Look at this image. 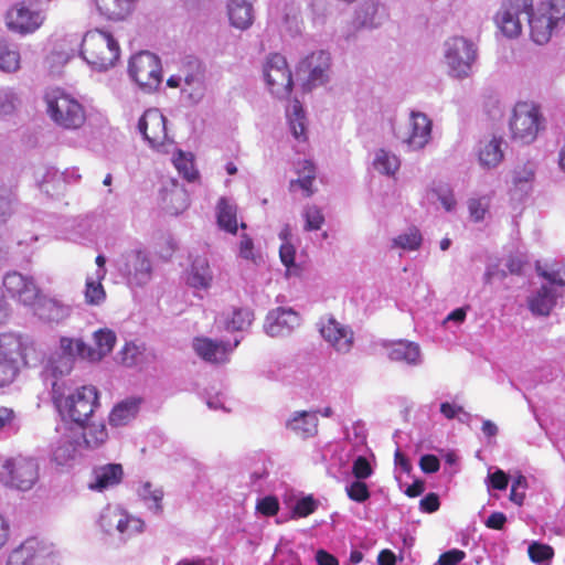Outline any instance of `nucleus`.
<instances>
[{
    "label": "nucleus",
    "instance_id": "39",
    "mask_svg": "<svg viewBox=\"0 0 565 565\" xmlns=\"http://www.w3.org/2000/svg\"><path fill=\"white\" fill-rule=\"evenodd\" d=\"M39 316L46 321L58 322L68 316V308L57 300L43 299L39 305Z\"/></svg>",
    "mask_w": 565,
    "mask_h": 565
},
{
    "label": "nucleus",
    "instance_id": "26",
    "mask_svg": "<svg viewBox=\"0 0 565 565\" xmlns=\"http://www.w3.org/2000/svg\"><path fill=\"white\" fill-rule=\"evenodd\" d=\"M503 140L501 137H491L488 140L480 141V147L478 150V160L481 167L483 168H495L503 160V150H502Z\"/></svg>",
    "mask_w": 565,
    "mask_h": 565
},
{
    "label": "nucleus",
    "instance_id": "31",
    "mask_svg": "<svg viewBox=\"0 0 565 565\" xmlns=\"http://www.w3.org/2000/svg\"><path fill=\"white\" fill-rule=\"evenodd\" d=\"M388 358L394 362H404L407 364H417L420 358L419 347L409 341H395L388 350Z\"/></svg>",
    "mask_w": 565,
    "mask_h": 565
},
{
    "label": "nucleus",
    "instance_id": "11",
    "mask_svg": "<svg viewBox=\"0 0 565 565\" xmlns=\"http://www.w3.org/2000/svg\"><path fill=\"white\" fill-rule=\"evenodd\" d=\"M532 9V0H507L495 15V22L507 38H518L522 33L521 14Z\"/></svg>",
    "mask_w": 565,
    "mask_h": 565
},
{
    "label": "nucleus",
    "instance_id": "7",
    "mask_svg": "<svg viewBox=\"0 0 565 565\" xmlns=\"http://www.w3.org/2000/svg\"><path fill=\"white\" fill-rule=\"evenodd\" d=\"M541 122L540 110L526 102L518 103L510 120V130L513 140L522 143L532 142L539 132Z\"/></svg>",
    "mask_w": 565,
    "mask_h": 565
},
{
    "label": "nucleus",
    "instance_id": "29",
    "mask_svg": "<svg viewBox=\"0 0 565 565\" xmlns=\"http://www.w3.org/2000/svg\"><path fill=\"white\" fill-rule=\"evenodd\" d=\"M136 0H95L97 10L108 20L120 21L134 10Z\"/></svg>",
    "mask_w": 565,
    "mask_h": 565
},
{
    "label": "nucleus",
    "instance_id": "14",
    "mask_svg": "<svg viewBox=\"0 0 565 565\" xmlns=\"http://www.w3.org/2000/svg\"><path fill=\"white\" fill-rule=\"evenodd\" d=\"M3 288L7 295L25 306L36 303L41 292L32 277L18 271L8 273L3 278Z\"/></svg>",
    "mask_w": 565,
    "mask_h": 565
},
{
    "label": "nucleus",
    "instance_id": "16",
    "mask_svg": "<svg viewBox=\"0 0 565 565\" xmlns=\"http://www.w3.org/2000/svg\"><path fill=\"white\" fill-rule=\"evenodd\" d=\"M52 551L35 539L26 540L12 551L7 565H51Z\"/></svg>",
    "mask_w": 565,
    "mask_h": 565
},
{
    "label": "nucleus",
    "instance_id": "63",
    "mask_svg": "<svg viewBox=\"0 0 565 565\" xmlns=\"http://www.w3.org/2000/svg\"><path fill=\"white\" fill-rule=\"evenodd\" d=\"M17 97L13 93L0 95V115L11 114L15 108Z\"/></svg>",
    "mask_w": 565,
    "mask_h": 565
},
{
    "label": "nucleus",
    "instance_id": "24",
    "mask_svg": "<svg viewBox=\"0 0 565 565\" xmlns=\"http://www.w3.org/2000/svg\"><path fill=\"white\" fill-rule=\"evenodd\" d=\"M196 354L206 362L222 363L227 359L230 348L222 341H213L209 338H196L193 342Z\"/></svg>",
    "mask_w": 565,
    "mask_h": 565
},
{
    "label": "nucleus",
    "instance_id": "45",
    "mask_svg": "<svg viewBox=\"0 0 565 565\" xmlns=\"http://www.w3.org/2000/svg\"><path fill=\"white\" fill-rule=\"evenodd\" d=\"M422 234L418 228H409L407 233L398 235L393 239V247H399L407 250H416L422 244Z\"/></svg>",
    "mask_w": 565,
    "mask_h": 565
},
{
    "label": "nucleus",
    "instance_id": "56",
    "mask_svg": "<svg viewBox=\"0 0 565 565\" xmlns=\"http://www.w3.org/2000/svg\"><path fill=\"white\" fill-rule=\"evenodd\" d=\"M20 370L10 363L0 360V388L12 384L18 377Z\"/></svg>",
    "mask_w": 565,
    "mask_h": 565
},
{
    "label": "nucleus",
    "instance_id": "19",
    "mask_svg": "<svg viewBox=\"0 0 565 565\" xmlns=\"http://www.w3.org/2000/svg\"><path fill=\"white\" fill-rule=\"evenodd\" d=\"M330 61L329 53L318 51L300 62L299 72L308 73L307 85L317 86L327 82Z\"/></svg>",
    "mask_w": 565,
    "mask_h": 565
},
{
    "label": "nucleus",
    "instance_id": "22",
    "mask_svg": "<svg viewBox=\"0 0 565 565\" xmlns=\"http://www.w3.org/2000/svg\"><path fill=\"white\" fill-rule=\"evenodd\" d=\"M94 481L89 483L90 490L104 491L118 486L124 479V468L120 463H106L93 470Z\"/></svg>",
    "mask_w": 565,
    "mask_h": 565
},
{
    "label": "nucleus",
    "instance_id": "6",
    "mask_svg": "<svg viewBox=\"0 0 565 565\" xmlns=\"http://www.w3.org/2000/svg\"><path fill=\"white\" fill-rule=\"evenodd\" d=\"M128 73L141 88L156 89L162 81V67L159 57L148 51L131 56Z\"/></svg>",
    "mask_w": 565,
    "mask_h": 565
},
{
    "label": "nucleus",
    "instance_id": "61",
    "mask_svg": "<svg viewBox=\"0 0 565 565\" xmlns=\"http://www.w3.org/2000/svg\"><path fill=\"white\" fill-rule=\"evenodd\" d=\"M419 468L424 473H435L440 468V461L435 455H424L420 457Z\"/></svg>",
    "mask_w": 565,
    "mask_h": 565
},
{
    "label": "nucleus",
    "instance_id": "36",
    "mask_svg": "<svg viewBox=\"0 0 565 565\" xmlns=\"http://www.w3.org/2000/svg\"><path fill=\"white\" fill-rule=\"evenodd\" d=\"M556 297L553 290L542 286L537 294L530 300V309L533 313L547 316L555 306Z\"/></svg>",
    "mask_w": 565,
    "mask_h": 565
},
{
    "label": "nucleus",
    "instance_id": "28",
    "mask_svg": "<svg viewBox=\"0 0 565 565\" xmlns=\"http://www.w3.org/2000/svg\"><path fill=\"white\" fill-rule=\"evenodd\" d=\"M141 403L140 397H129L116 404L109 413V424L115 427L127 425L137 416Z\"/></svg>",
    "mask_w": 565,
    "mask_h": 565
},
{
    "label": "nucleus",
    "instance_id": "3",
    "mask_svg": "<svg viewBox=\"0 0 565 565\" xmlns=\"http://www.w3.org/2000/svg\"><path fill=\"white\" fill-rule=\"evenodd\" d=\"M530 36L539 45L546 44L554 31L565 23V0H546L529 13Z\"/></svg>",
    "mask_w": 565,
    "mask_h": 565
},
{
    "label": "nucleus",
    "instance_id": "54",
    "mask_svg": "<svg viewBox=\"0 0 565 565\" xmlns=\"http://www.w3.org/2000/svg\"><path fill=\"white\" fill-rule=\"evenodd\" d=\"M352 475L358 480H365L373 475V468L369 459L364 456H359L352 463Z\"/></svg>",
    "mask_w": 565,
    "mask_h": 565
},
{
    "label": "nucleus",
    "instance_id": "5",
    "mask_svg": "<svg viewBox=\"0 0 565 565\" xmlns=\"http://www.w3.org/2000/svg\"><path fill=\"white\" fill-rule=\"evenodd\" d=\"M53 401L63 416L83 425L98 406V391L93 385H84L64 399L54 394Z\"/></svg>",
    "mask_w": 565,
    "mask_h": 565
},
{
    "label": "nucleus",
    "instance_id": "10",
    "mask_svg": "<svg viewBox=\"0 0 565 565\" xmlns=\"http://www.w3.org/2000/svg\"><path fill=\"white\" fill-rule=\"evenodd\" d=\"M431 127V120L425 114L412 111L408 124L397 129L394 128V134L411 149L418 150L429 142Z\"/></svg>",
    "mask_w": 565,
    "mask_h": 565
},
{
    "label": "nucleus",
    "instance_id": "52",
    "mask_svg": "<svg viewBox=\"0 0 565 565\" xmlns=\"http://www.w3.org/2000/svg\"><path fill=\"white\" fill-rule=\"evenodd\" d=\"M379 11V4L374 1H365L359 12H358V20L362 25H370L373 26L376 24L375 22V15Z\"/></svg>",
    "mask_w": 565,
    "mask_h": 565
},
{
    "label": "nucleus",
    "instance_id": "15",
    "mask_svg": "<svg viewBox=\"0 0 565 565\" xmlns=\"http://www.w3.org/2000/svg\"><path fill=\"white\" fill-rule=\"evenodd\" d=\"M3 468L10 477L11 484L23 491L30 490L39 479V466L32 458L8 459Z\"/></svg>",
    "mask_w": 565,
    "mask_h": 565
},
{
    "label": "nucleus",
    "instance_id": "27",
    "mask_svg": "<svg viewBox=\"0 0 565 565\" xmlns=\"http://www.w3.org/2000/svg\"><path fill=\"white\" fill-rule=\"evenodd\" d=\"M253 0H230L227 14L231 24L239 30L248 29L254 21Z\"/></svg>",
    "mask_w": 565,
    "mask_h": 565
},
{
    "label": "nucleus",
    "instance_id": "4",
    "mask_svg": "<svg viewBox=\"0 0 565 565\" xmlns=\"http://www.w3.org/2000/svg\"><path fill=\"white\" fill-rule=\"evenodd\" d=\"M530 36L539 45L546 44L554 31L565 23V0H546L529 13Z\"/></svg>",
    "mask_w": 565,
    "mask_h": 565
},
{
    "label": "nucleus",
    "instance_id": "55",
    "mask_svg": "<svg viewBox=\"0 0 565 565\" xmlns=\"http://www.w3.org/2000/svg\"><path fill=\"white\" fill-rule=\"evenodd\" d=\"M540 275L559 286H565V264H555L548 270H541Z\"/></svg>",
    "mask_w": 565,
    "mask_h": 565
},
{
    "label": "nucleus",
    "instance_id": "58",
    "mask_svg": "<svg viewBox=\"0 0 565 565\" xmlns=\"http://www.w3.org/2000/svg\"><path fill=\"white\" fill-rule=\"evenodd\" d=\"M465 558V551L459 548H452L439 555L437 565H459Z\"/></svg>",
    "mask_w": 565,
    "mask_h": 565
},
{
    "label": "nucleus",
    "instance_id": "23",
    "mask_svg": "<svg viewBox=\"0 0 565 565\" xmlns=\"http://www.w3.org/2000/svg\"><path fill=\"white\" fill-rule=\"evenodd\" d=\"M299 324V316L292 309L277 308L267 317L266 331L271 337L290 331Z\"/></svg>",
    "mask_w": 565,
    "mask_h": 565
},
{
    "label": "nucleus",
    "instance_id": "30",
    "mask_svg": "<svg viewBox=\"0 0 565 565\" xmlns=\"http://www.w3.org/2000/svg\"><path fill=\"white\" fill-rule=\"evenodd\" d=\"M286 426L296 435L308 438L317 434L318 419L312 413L306 411L297 412L292 418L287 422Z\"/></svg>",
    "mask_w": 565,
    "mask_h": 565
},
{
    "label": "nucleus",
    "instance_id": "17",
    "mask_svg": "<svg viewBox=\"0 0 565 565\" xmlns=\"http://www.w3.org/2000/svg\"><path fill=\"white\" fill-rule=\"evenodd\" d=\"M138 129L152 148H160L168 140L166 117L154 108L143 113L138 122Z\"/></svg>",
    "mask_w": 565,
    "mask_h": 565
},
{
    "label": "nucleus",
    "instance_id": "48",
    "mask_svg": "<svg viewBox=\"0 0 565 565\" xmlns=\"http://www.w3.org/2000/svg\"><path fill=\"white\" fill-rule=\"evenodd\" d=\"M345 491L349 499L359 503L365 502L371 495L367 484L358 479L348 486Z\"/></svg>",
    "mask_w": 565,
    "mask_h": 565
},
{
    "label": "nucleus",
    "instance_id": "50",
    "mask_svg": "<svg viewBox=\"0 0 565 565\" xmlns=\"http://www.w3.org/2000/svg\"><path fill=\"white\" fill-rule=\"evenodd\" d=\"M318 508V502L312 495L299 499L292 508V518H307Z\"/></svg>",
    "mask_w": 565,
    "mask_h": 565
},
{
    "label": "nucleus",
    "instance_id": "8",
    "mask_svg": "<svg viewBox=\"0 0 565 565\" xmlns=\"http://www.w3.org/2000/svg\"><path fill=\"white\" fill-rule=\"evenodd\" d=\"M33 341L21 334L6 332L0 334V360L17 366L20 371L29 366L35 355Z\"/></svg>",
    "mask_w": 565,
    "mask_h": 565
},
{
    "label": "nucleus",
    "instance_id": "32",
    "mask_svg": "<svg viewBox=\"0 0 565 565\" xmlns=\"http://www.w3.org/2000/svg\"><path fill=\"white\" fill-rule=\"evenodd\" d=\"M106 276V270H97L96 277H87L85 282V302L89 306H99L106 299V290L102 284Z\"/></svg>",
    "mask_w": 565,
    "mask_h": 565
},
{
    "label": "nucleus",
    "instance_id": "37",
    "mask_svg": "<svg viewBox=\"0 0 565 565\" xmlns=\"http://www.w3.org/2000/svg\"><path fill=\"white\" fill-rule=\"evenodd\" d=\"M183 82L188 86H200L204 79L205 68L196 57H188L180 70Z\"/></svg>",
    "mask_w": 565,
    "mask_h": 565
},
{
    "label": "nucleus",
    "instance_id": "1",
    "mask_svg": "<svg viewBox=\"0 0 565 565\" xmlns=\"http://www.w3.org/2000/svg\"><path fill=\"white\" fill-rule=\"evenodd\" d=\"M81 55L94 68L106 71L118 62L120 46L110 32L94 29L84 34Z\"/></svg>",
    "mask_w": 565,
    "mask_h": 565
},
{
    "label": "nucleus",
    "instance_id": "51",
    "mask_svg": "<svg viewBox=\"0 0 565 565\" xmlns=\"http://www.w3.org/2000/svg\"><path fill=\"white\" fill-rule=\"evenodd\" d=\"M84 342L81 339L74 340L72 338L62 337L60 339V354L61 355H67L74 361V356L78 355L82 359L86 360V353L82 352L78 348V343Z\"/></svg>",
    "mask_w": 565,
    "mask_h": 565
},
{
    "label": "nucleus",
    "instance_id": "44",
    "mask_svg": "<svg viewBox=\"0 0 565 565\" xmlns=\"http://www.w3.org/2000/svg\"><path fill=\"white\" fill-rule=\"evenodd\" d=\"M374 167L382 173L393 175L399 168V160L395 154L381 149L374 159Z\"/></svg>",
    "mask_w": 565,
    "mask_h": 565
},
{
    "label": "nucleus",
    "instance_id": "34",
    "mask_svg": "<svg viewBox=\"0 0 565 565\" xmlns=\"http://www.w3.org/2000/svg\"><path fill=\"white\" fill-rule=\"evenodd\" d=\"M212 279L207 260L204 258L195 259L188 277L189 285L194 288L206 289L211 286Z\"/></svg>",
    "mask_w": 565,
    "mask_h": 565
},
{
    "label": "nucleus",
    "instance_id": "20",
    "mask_svg": "<svg viewBox=\"0 0 565 565\" xmlns=\"http://www.w3.org/2000/svg\"><path fill=\"white\" fill-rule=\"evenodd\" d=\"M321 335L338 352L348 353L353 347V332L348 327L342 326L333 318H329L320 329Z\"/></svg>",
    "mask_w": 565,
    "mask_h": 565
},
{
    "label": "nucleus",
    "instance_id": "13",
    "mask_svg": "<svg viewBox=\"0 0 565 565\" xmlns=\"http://www.w3.org/2000/svg\"><path fill=\"white\" fill-rule=\"evenodd\" d=\"M43 21L41 11L30 9L24 1L15 3L6 14L7 28L19 34L33 33Z\"/></svg>",
    "mask_w": 565,
    "mask_h": 565
},
{
    "label": "nucleus",
    "instance_id": "40",
    "mask_svg": "<svg viewBox=\"0 0 565 565\" xmlns=\"http://www.w3.org/2000/svg\"><path fill=\"white\" fill-rule=\"evenodd\" d=\"M173 164L179 174H181L186 181L193 182L199 179V171L194 166V157L192 153L178 150L173 158Z\"/></svg>",
    "mask_w": 565,
    "mask_h": 565
},
{
    "label": "nucleus",
    "instance_id": "9",
    "mask_svg": "<svg viewBox=\"0 0 565 565\" xmlns=\"http://www.w3.org/2000/svg\"><path fill=\"white\" fill-rule=\"evenodd\" d=\"M264 77L271 94L278 98H288L292 90V76L286 58L271 54L264 65Z\"/></svg>",
    "mask_w": 565,
    "mask_h": 565
},
{
    "label": "nucleus",
    "instance_id": "18",
    "mask_svg": "<svg viewBox=\"0 0 565 565\" xmlns=\"http://www.w3.org/2000/svg\"><path fill=\"white\" fill-rule=\"evenodd\" d=\"M122 271L127 276L129 284L141 286L146 284L151 276V263L148 255L141 249H132L124 255Z\"/></svg>",
    "mask_w": 565,
    "mask_h": 565
},
{
    "label": "nucleus",
    "instance_id": "41",
    "mask_svg": "<svg viewBox=\"0 0 565 565\" xmlns=\"http://www.w3.org/2000/svg\"><path fill=\"white\" fill-rule=\"evenodd\" d=\"M107 438V428L103 423H92L83 430L84 444L89 449L100 447L106 443Z\"/></svg>",
    "mask_w": 565,
    "mask_h": 565
},
{
    "label": "nucleus",
    "instance_id": "33",
    "mask_svg": "<svg viewBox=\"0 0 565 565\" xmlns=\"http://www.w3.org/2000/svg\"><path fill=\"white\" fill-rule=\"evenodd\" d=\"M298 179L291 180L289 188L294 189L295 185H298L305 193L307 198L311 196L315 193L313 190V181L316 179V167L309 160H302L298 166Z\"/></svg>",
    "mask_w": 565,
    "mask_h": 565
},
{
    "label": "nucleus",
    "instance_id": "59",
    "mask_svg": "<svg viewBox=\"0 0 565 565\" xmlns=\"http://www.w3.org/2000/svg\"><path fill=\"white\" fill-rule=\"evenodd\" d=\"M257 511L266 516H274L279 511V502L276 497L268 495L258 501Z\"/></svg>",
    "mask_w": 565,
    "mask_h": 565
},
{
    "label": "nucleus",
    "instance_id": "64",
    "mask_svg": "<svg viewBox=\"0 0 565 565\" xmlns=\"http://www.w3.org/2000/svg\"><path fill=\"white\" fill-rule=\"evenodd\" d=\"M507 523V516L502 512H493L486 520L484 524L488 529L502 530Z\"/></svg>",
    "mask_w": 565,
    "mask_h": 565
},
{
    "label": "nucleus",
    "instance_id": "49",
    "mask_svg": "<svg viewBox=\"0 0 565 565\" xmlns=\"http://www.w3.org/2000/svg\"><path fill=\"white\" fill-rule=\"evenodd\" d=\"M529 557L534 563L550 561L554 556L553 548L547 544L532 543L527 550Z\"/></svg>",
    "mask_w": 565,
    "mask_h": 565
},
{
    "label": "nucleus",
    "instance_id": "57",
    "mask_svg": "<svg viewBox=\"0 0 565 565\" xmlns=\"http://www.w3.org/2000/svg\"><path fill=\"white\" fill-rule=\"evenodd\" d=\"M489 206V201L486 198L471 199L468 203L470 216L476 221L483 220Z\"/></svg>",
    "mask_w": 565,
    "mask_h": 565
},
{
    "label": "nucleus",
    "instance_id": "53",
    "mask_svg": "<svg viewBox=\"0 0 565 565\" xmlns=\"http://www.w3.org/2000/svg\"><path fill=\"white\" fill-rule=\"evenodd\" d=\"M76 448L70 440L60 444L53 451V459L58 465H64L70 460L74 459Z\"/></svg>",
    "mask_w": 565,
    "mask_h": 565
},
{
    "label": "nucleus",
    "instance_id": "62",
    "mask_svg": "<svg viewBox=\"0 0 565 565\" xmlns=\"http://www.w3.org/2000/svg\"><path fill=\"white\" fill-rule=\"evenodd\" d=\"M439 497L434 492L428 493L419 501V509L425 513H434L439 509Z\"/></svg>",
    "mask_w": 565,
    "mask_h": 565
},
{
    "label": "nucleus",
    "instance_id": "46",
    "mask_svg": "<svg viewBox=\"0 0 565 565\" xmlns=\"http://www.w3.org/2000/svg\"><path fill=\"white\" fill-rule=\"evenodd\" d=\"M140 495L146 502L152 503L156 513L162 512L163 491L161 488H156L152 483L146 482L141 487Z\"/></svg>",
    "mask_w": 565,
    "mask_h": 565
},
{
    "label": "nucleus",
    "instance_id": "12",
    "mask_svg": "<svg viewBox=\"0 0 565 565\" xmlns=\"http://www.w3.org/2000/svg\"><path fill=\"white\" fill-rule=\"evenodd\" d=\"M446 60L455 76H467L476 60L473 43L461 36L450 39L447 42Z\"/></svg>",
    "mask_w": 565,
    "mask_h": 565
},
{
    "label": "nucleus",
    "instance_id": "43",
    "mask_svg": "<svg viewBox=\"0 0 565 565\" xmlns=\"http://www.w3.org/2000/svg\"><path fill=\"white\" fill-rule=\"evenodd\" d=\"M254 313L248 308L234 309L232 317L226 320L225 328L232 331H242L250 326Z\"/></svg>",
    "mask_w": 565,
    "mask_h": 565
},
{
    "label": "nucleus",
    "instance_id": "38",
    "mask_svg": "<svg viewBox=\"0 0 565 565\" xmlns=\"http://www.w3.org/2000/svg\"><path fill=\"white\" fill-rule=\"evenodd\" d=\"M21 56L17 47L4 40H0V70L8 73L20 68Z\"/></svg>",
    "mask_w": 565,
    "mask_h": 565
},
{
    "label": "nucleus",
    "instance_id": "35",
    "mask_svg": "<svg viewBox=\"0 0 565 565\" xmlns=\"http://www.w3.org/2000/svg\"><path fill=\"white\" fill-rule=\"evenodd\" d=\"M236 212L235 205L230 204L224 198L220 199L217 203V223L220 227L235 234L238 227Z\"/></svg>",
    "mask_w": 565,
    "mask_h": 565
},
{
    "label": "nucleus",
    "instance_id": "2",
    "mask_svg": "<svg viewBox=\"0 0 565 565\" xmlns=\"http://www.w3.org/2000/svg\"><path fill=\"white\" fill-rule=\"evenodd\" d=\"M44 100L49 117L55 125L66 130L79 129L86 121L84 106L62 88L45 92Z\"/></svg>",
    "mask_w": 565,
    "mask_h": 565
},
{
    "label": "nucleus",
    "instance_id": "47",
    "mask_svg": "<svg viewBox=\"0 0 565 565\" xmlns=\"http://www.w3.org/2000/svg\"><path fill=\"white\" fill-rule=\"evenodd\" d=\"M303 217L306 220L305 230L306 231H318L322 227L324 223V216L319 207L316 205H311L306 207L303 212Z\"/></svg>",
    "mask_w": 565,
    "mask_h": 565
},
{
    "label": "nucleus",
    "instance_id": "42",
    "mask_svg": "<svg viewBox=\"0 0 565 565\" xmlns=\"http://www.w3.org/2000/svg\"><path fill=\"white\" fill-rule=\"evenodd\" d=\"M289 125L294 137L297 140L306 141V116L303 108L299 100H295L292 104V113L289 117Z\"/></svg>",
    "mask_w": 565,
    "mask_h": 565
},
{
    "label": "nucleus",
    "instance_id": "25",
    "mask_svg": "<svg viewBox=\"0 0 565 565\" xmlns=\"http://www.w3.org/2000/svg\"><path fill=\"white\" fill-rule=\"evenodd\" d=\"M74 361L67 355L52 353L44 366L43 375L46 380H52L53 395L56 394L57 380L70 374L73 370Z\"/></svg>",
    "mask_w": 565,
    "mask_h": 565
},
{
    "label": "nucleus",
    "instance_id": "60",
    "mask_svg": "<svg viewBox=\"0 0 565 565\" xmlns=\"http://www.w3.org/2000/svg\"><path fill=\"white\" fill-rule=\"evenodd\" d=\"M279 256H280L281 263L287 267L288 274H291L292 268L296 269V265H295L296 249H295L294 245L290 243H284L279 248Z\"/></svg>",
    "mask_w": 565,
    "mask_h": 565
},
{
    "label": "nucleus",
    "instance_id": "21",
    "mask_svg": "<svg viewBox=\"0 0 565 565\" xmlns=\"http://www.w3.org/2000/svg\"><path fill=\"white\" fill-rule=\"evenodd\" d=\"M95 348L88 347L85 342H79V350L86 353V360L90 362L100 361L110 353L116 344V334L109 329H99L94 333Z\"/></svg>",
    "mask_w": 565,
    "mask_h": 565
}]
</instances>
